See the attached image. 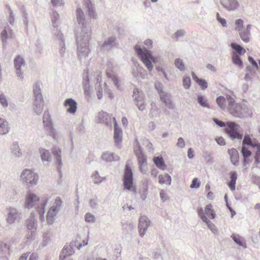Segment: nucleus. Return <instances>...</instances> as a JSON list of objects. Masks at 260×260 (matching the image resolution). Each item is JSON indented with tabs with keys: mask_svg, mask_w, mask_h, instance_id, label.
Instances as JSON below:
<instances>
[{
	"mask_svg": "<svg viewBox=\"0 0 260 260\" xmlns=\"http://www.w3.org/2000/svg\"><path fill=\"white\" fill-rule=\"evenodd\" d=\"M159 194H160V197L161 198V200L163 202H165L167 200L168 196L167 195V193L166 192V191L164 190H161L160 191Z\"/></svg>",
	"mask_w": 260,
	"mask_h": 260,
	"instance_id": "603ef678",
	"label": "nucleus"
},
{
	"mask_svg": "<svg viewBox=\"0 0 260 260\" xmlns=\"http://www.w3.org/2000/svg\"><path fill=\"white\" fill-rule=\"evenodd\" d=\"M184 145V142L182 138H179L178 140L177 146H183Z\"/></svg>",
	"mask_w": 260,
	"mask_h": 260,
	"instance_id": "338daca9",
	"label": "nucleus"
},
{
	"mask_svg": "<svg viewBox=\"0 0 260 260\" xmlns=\"http://www.w3.org/2000/svg\"><path fill=\"white\" fill-rule=\"evenodd\" d=\"M155 87L159 92V95L161 100L164 102L166 105L170 104V100L167 94L162 90V85L160 83H155Z\"/></svg>",
	"mask_w": 260,
	"mask_h": 260,
	"instance_id": "dca6fc26",
	"label": "nucleus"
},
{
	"mask_svg": "<svg viewBox=\"0 0 260 260\" xmlns=\"http://www.w3.org/2000/svg\"><path fill=\"white\" fill-rule=\"evenodd\" d=\"M8 37L7 31L4 30L1 34V38L3 41H6Z\"/></svg>",
	"mask_w": 260,
	"mask_h": 260,
	"instance_id": "e2e57ef3",
	"label": "nucleus"
},
{
	"mask_svg": "<svg viewBox=\"0 0 260 260\" xmlns=\"http://www.w3.org/2000/svg\"><path fill=\"white\" fill-rule=\"evenodd\" d=\"M38 178V175L28 169L23 170L20 175L21 180L30 186L37 184Z\"/></svg>",
	"mask_w": 260,
	"mask_h": 260,
	"instance_id": "39448f33",
	"label": "nucleus"
},
{
	"mask_svg": "<svg viewBox=\"0 0 260 260\" xmlns=\"http://www.w3.org/2000/svg\"><path fill=\"white\" fill-rule=\"evenodd\" d=\"M113 122H114V140L115 143H118L121 142L122 140V130L120 128H119L117 125V123L116 121L115 118H113Z\"/></svg>",
	"mask_w": 260,
	"mask_h": 260,
	"instance_id": "4468645a",
	"label": "nucleus"
},
{
	"mask_svg": "<svg viewBox=\"0 0 260 260\" xmlns=\"http://www.w3.org/2000/svg\"><path fill=\"white\" fill-rule=\"evenodd\" d=\"M200 182H199L198 178H194L192 181L191 184L190 185V188H198L200 187Z\"/></svg>",
	"mask_w": 260,
	"mask_h": 260,
	"instance_id": "a18cd8bd",
	"label": "nucleus"
},
{
	"mask_svg": "<svg viewBox=\"0 0 260 260\" xmlns=\"http://www.w3.org/2000/svg\"><path fill=\"white\" fill-rule=\"evenodd\" d=\"M26 224L27 229L28 231L36 230L37 222L33 213L30 214L29 218L27 219Z\"/></svg>",
	"mask_w": 260,
	"mask_h": 260,
	"instance_id": "2eb2a0df",
	"label": "nucleus"
},
{
	"mask_svg": "<svg viewBox=\"0 0 260 260\" xmlns=\"http://www.w3.org/2000/svg\"><path fill=\"white\" fill-rule=\"evenodd\" d=\"M91 178H92L93 181L95 184H100L103 180H104L106 178L102 177L100 176L98 171H95L91 175Z\"/></svg>",
	"mask_w": 260,
	"mask_h": 260,
	"instance_id": "c85d7f7f",
	"label": "nucleus"
},
{
	"mask_svg": "<svg viewBox=\"0 0 260 260\" xmlns=\"http://www.w3.org/2000/svg\"><path fill=\"white\" fill-rule=\"evenodd\" d=\"M236 183V182H234V181H230L228 182V185L232 191H234L235 190Z\"/></svg>",
	"mask_w": 260,
	"mask_h": 260,
	"instance_id": "bf43d9fd",
	"label": "nucleus"
},
{
	"mask_svg": "<svg viewBox=\"0 0 260 260\" xmlns=\"http://www.w3.org/2000/svg\"><path fill=\"white\" fill-rule=\"evenodd\" d=\"M34 235H35V233H34V231H32V230L29 231L28 234L26 235V239L28 240H30V241L34 239Z\"/></svg>",
	"mask_w": 260,
	"mask_h": 260,
	"instance_id": "5fc2aeb1",
	"label": "nucleus"
},
{
	"mask_svg": "<svg viewBox=\"0 0 260 260\" xmlns=\"http://www.w3.org/2000/svg\"><path fill=\"white\" fill-rule=\"evenodd\" d=\"M231 46L239 55L244 54L246 52L244 48L235 43H231Z\"/></svg>",
	"mask_w": 260,
	"mask_h": 260,
	"instance_id": "c756f323",
	"label": "nucleus"
},
{
	"mask_svg": "<svg viewBox=\"0 0 260 260\" xmlns=\"http://www.w3.org/2000/svg\"><path fill=\"white\" fill-rule=\"evenodd\" d=\"M240 126L233 122H226V127L224 128V132L232 139H237L241 140L243 136L239 132Z\"/></svg>",
	"mask_w": 260,
	"mask_h": 260,
	"instance_id": "20e7f679",
	"label": "nucleus"
},
{
	"mask_svg": "<svg viewBox=\"0 0 260 260\" xmlns=\"http://www.w3.org/2000/svg\"><path fill=\"white\" fill-rule=\"evenodd\" d=\"M58 212L52 206L49 209L47 212L46 219L48 224H52L53 223V217L56 216Z\"/></svg>",
	"mask_w": 260,
	"mask_h": 260,
	"instance_id": "aec40b11",
	"label": "nucleus"
},
{
	"mask_svg": "<svg viewBox=\"0 0 260 260\" xmlns=\"http://www.w3.org/2000/svg\"><path fill=\"white\" fill-rule=\"evenodd\" d=\"M148 188H145L142 187L140 191V194L141 195V199L144 201L147 198V193H148Z\"/></svg>",
	"mask_w": 260,
	"mask_h": 260,
	"instance_id": "a19ab883",
	"label": "nucleus"
},
{
	"mask_svg": "<svg viewBox=\"0 0 260 260\" xmlns=\"http://www.w3.org/2000/svg\"><path fill=\"white\" fill-rule=\"evenodd\" d=\"M171 181V177L168 174H165V176L160 175L158 176V182L160 184H168L170 185Z\"/></svg>",
	"mask_w": 260,
	"mask_h": 260,
	"instance_id": "cd10ccee",
	"label": "nucleus"
},
{
	"mask_svg": "<svg viewBox=\"0 0 260 260\" xmlns=\"http://www.w3.org/2000/svg\"><path fill=\"white\" fill-rule=\"evenodd\" d=\"M124 189L137 193V188L134 185V176L132 168L127 162L124 169L123 178Z\"/></svg>",
	"mask_w": 260,
	"mask_h": 260,
	"instance_id": "7ed1b4c3",
	"label": "nucleus"
},
{
	"mask_svg": "<svg viewBox=\"0 0 260 260\" xmlns=\"http://www.w3.org/2000/svg\"><path fill=\"white\" fill-rule=\"evenodd\" d=\"M150 224V221L147 217L142 216L140 217L138 229L141 237H142L145 235Z\"/></svg>",
	"mask_w": 260,
	"mask_h": 260,
	"instance_id": "1a4fd4ad",
	"label": "nucleus"
},
{
	"mask_svg": "<svg viewBox=\"0 0 260 260\" xmlns=\"http://www.w3.org/2000/svg\"><path fill=\"white\" fill-rule=\"evenodd\" d=\"M102 157L103 160L106 161H116L119 159V157L116 155H115L114 153H109L108 152L104 153Z\"/></svg>",
	"mask_w": 260,
	"mask_h": 260,
	"instance_id": "4be33fe9",
	"label": "nucleus"
},
{
	"mask_svg": "<svg viewBox=\"0 0 260 260\" xmlns=\"http://www.w3.org/2000/svg\"><path fill=\"white\" fill-rule=\"evenodd\" d=\"M248 60L249 61V62L252 64V65L253 67H254L256 69H258V65H257L256 62L253 59V58L252 57H251V56L248 57Z\"/></svg>",
	"mask_w": 260,
	"mask_h": 260,
	"instance_id": "052dcab7",
	"label": "nucleus"
},
{
	"mask_svg": "<svg viewBox=\"0 0 260 260\" xmlns=\"http://www.w3.org/2000/svg\"><path fill=\"white\" fill-rule=\"evenodd\" d=\"M251 136L246 135L244 136L243 140V145H247L251 146H253L252 144Z\"/></svg>",
	"mask_w": 260,
	"mask_h": 260,
	"instance_id": "4c0bfd02",
	"label": "nucleus"
},
{
	"mask_svg": "<svg viewBox=\"0 0 260 260\" xmlns=\"http://www.w3.org/2000/svg\"><path fill=\"white\" fill-rule=\"evenodd\" d=\"M63 202L59 197H57L54 201L53 206H52L56 209V211L58 212L61 210L62 207Z\"/></svg>",
	"mask_w": 260,
	"mask_h": 260,
	"instance_id": "2f4dec72",
	"label": "nucleus"
},
{
	"mask_svg": "<svg viewBox=\"0 0 260 260\" xmlns=\"http://www.w3.org/2000/svg\"><path fill=\"white\" fill-rule=\"evenodd\" d=\"M75 246L76 241H72L69 245H65L60 254L59 260H73L70 258V256L74 253L73 247Z\"/></svg>",
	"mask_w": 260,
	"mask_h": 260,
	"instance_id": "6e6552de",
	"label": "nucleus"
},
{
	"mask_svg": "<svg viewBox=\"0 0 260 260\" xmlns=\"http://www.w3.org/2000/svg\"><path fill=\"white\" fill-rule=\"evenodd\" d=\"M217 17L218 20L220 22L222 25L225 26L226 24V20L223 18H220L218 14H217Z\"/></svg>",
	"mask_w": 260,
	"mask_h": 260,
	"instance_id": "0e129e2a",
	"label": "nucleus"
},
{
	"mask_svg": "<svg viewBox=\"0 0 260 260\" xmlns=\"http://www.w3.org/2000/svg\"><path fill=\"white\" fill-rule=\"evenodd\" d=\"M153 161L158 168L162 170H165L166 166L165 161L161 156L155 157L153 159Z\"/></svg>",
	"mask_w": 260,
	"mask_h": 260,
	"instance_id": "393cba45",
	"label": "nucleus"
},
{
	"mask_svg": "<svg viewBox=\"0 0 260 260\" xmlns=\"http://www.w3.org/2000/svg\"><path fill=\"white\" fill-rule=\"evenodd\" d=\"M176 67L181 71H183L185 69L183 61L180 59H177L175 62Z\"/></svg>",
	"mask_w": 260,
	"mask_h": 260,
	"instance_id": "58836bf2",
	"label": "nucleus"
},
{
	"mask_svg": "<svg viewBox=\"0 0 260 260\" xmlns=\"http://www.w3.org/2000/svg\"><path fill=\"white\" fill-rule=\"evenodd\" d=\"M89 206L92 209H96L98 206V202L96 197L94 199H91L89 201Z\"/></svg>",
	"mask_w": 260,
	"mask_h": 260,
	"instance_id": "37998d69",
	"label": "nucleus"
},
{
	"mask_svg": "<svg viewBox=\"0 0 260 260\" xmlns=\"http://www.w3.org/2000/svg\"><path fill=\"white\" fill-rule=\"evenodd\" d=\"M29 255V253H25L19 257L18 260H26Z\"/></svg>",
	"mask_w": 260,
	"mask_h": 260,
	"instance_id": "69168bd1",
	"label": "nucleus"
},
{
	"mask_svg": "<svg viewBox=\"0 0 260 260\" xmlns=\"http://www.w3.org/2000/svg\"><path fill=\"white\" fill-rule=\"evenodd\" d=\"M252 181L254 184L258 185L259 187H260V177L253 175L252 177Z\"/></svg>",
	"mask_w": 260,
	"mask_h": 260,
	"instance_id": "3c124183",
	"label": "nucleus"
},
{
	"mask_svg": "<svg viewBox=\"0 0 260 260\" xmlns=\"http://www.w3.org/2000/svg\"><path fill=\"white\" fill-rule=\"evenodd\" d=\"M136 104L140 110H143L144 109L145 106L143 101L138 100L136 101Z\"/></svg>",
	"mask_w": 260,
	"mask_h": 260,
	"instance_id": "680f3d73",
	"label": "nucleus"
},
{
	"mask_svg": "<svg viewBox=\"0 0 260 260\" xmlns=\"http://www.w3.org/2000/svg\"><path fill=\"white\" fill-rule=\"evenodd\" d=\"M0 103L4 107H7L8 105L6 97L3 94L0 95Z\"/></svg>",
	"mask_w": 260,
	"mask_h": 260,
	"instance_id": "de8ad7c7",
	"label": "nucleus"
},
{
	"mask_svg": "<svg viewBox=\"0 0 260 260\" xmlns=\"http://www.w3.org/2000/svg\"><path fill=\"white\" fill-rule=\"evenodd\" d=\"M230 181L236 182L237 179V173L235 172H231L230 173Z\"/></svg>",
	"mask_w": 260,
	"mask_h": 260,
	"instance_id": "864d4df0",
	"label": "nucleus"
},
{
	"mask_svg": "<svg viewBox=\"0 0 260 260\" xmlns=\"http://www.w3.org/2000/svg\"><path fill=\"white\" fill-rule=\"evenodd\" d=\"M76 15L79 23H80L83 17V12L81 9H78L77 10Z\"/></svg>",
	"mask_w": 260,
	"mask_h": 260,
	"instance_id": "8fccbe9b",
	"label": "nucleus"
},
{
	"mask_svg": "<svg viewBox=\"0 0 260 260\" xmlns=\"http://www.w3.org/2000/svg\"><path fill=\"white\" fill-rule=\"evenodd\" d=\"M214 121L216 124H217L220 127H226V123H224V122L219 120L217 119H214Z\"/></svg>",
	"mask_w": 260,
	"mask_h": 260,
	"instance_id": "4d7b16f0",
	"label": "nucleus"
},
{
	"mask_svg": "<svg viewBox=\"0 0 260 260\" xmlns=\"http://www.w3.org/2000/svg\"><path fill=\"white\" fill-rule=\"evenodd\" d=\"M34 93L36 101L40 103V104H42L43 105V99L40 92V89L37 85H36L35 87L34 88Z\"/></svg>",
	"mask_w": 260,
	"mask_h": 260,
	"instance_id": "bb28decb",
	"label": "nucleus"
},
{
	"mask_svg": "<svg viewBox=\"0 0 260 260\" xmlns=\"http://www.w3.org/2000/svg\"><path fill=\"white\" fill-rule=\"evenodd\" d=\"M21 213L16 209L10 208L9 210V213L7 218V221L10 224L13 223L16 220L20 218Z\"/></svg>",
	"mask_w": 260,
	"mask_h": 260,
	"instance_id": "9b49d317",
	"label": "nucleus"
},
{
	"mask_svg": "<svg viewBox=\"0 0 260 260\" xmlns=\"http://www.w3.org/2000/svg\"><path fill=\"white\" fill-rule=\"evenodd\" d=\"M212 207V205L210 204L206 205L205 209L204 214H205L210 219H213L215 218L216 215Z\"/></svg>",
	"mask_w": 260,
	"mask_h": 260,
	"instance_id": "a878e982",
	"label": "nucleus"
},
{
	"mask_svg": "<svg viewBox=\"0 0 260 260\" xmlns=\"http://www.w3.org/2000/svg\"><path fill=\"white\" fill-rule=\"evenodd\" d=\"M198 103L203 107H208V104L206 101L204 99L203 96H199L198 98Z\"/></svg>",
	"mask_w": 260,
	"mask_h": 260,
	"instance_id": "c03bdc74",
	"label": "nucleus"
},
{
	"mask_svg": "<svg viewBox=\"0 0 260 260\" xmlns=\"http://www.w3.org/2000/svg\"><path fill=\"white\" fill-rule=\"evenodd\" d=\"M134 152L138 159L140 172L143 174H146L147 170L145 167L147 164V157L143 152L142 147H136L134 149Z\"/></svg>",
	"mask_w": 260,
	"mask_h": 260,
	"instance_id": "0eeeda50",
	"label": "nucleus"
},
{
	"mask_svg": "<svg viewBox=\"0 0 260 260\" xmlns=\"http://www.w3.org/2000/svg\"><path fill=\"white\" fill-rule=\"evenodd\" d=\"M229 154L230 155L232 163L235 165H238L239 163V154L236 149L233 148L229 150Z\"/></svg>",
	"mask_w": 260,
	"mask_h": 260,
	"instance_id": "a211bd4d",
	"label": "nucleus"
},
{
	"mask_svg": "<svg viewBox=\"0 0 260 260\" xmlns=\"http://www.w3.org/2000/svg\"><path fill=\"white\" fill-rule=\"evenodd\" d=\"M235 29L240 30L243 26V21L241 19H238L235 21Z\"/></svg>",
	"mask_w": 260,
	"mask_h": 260,
	"instance_id": "79ce46f5",
	"label": "nucleus"
},
{
	"mask_svg": "<svg viewBox=\"0 0 260 260\" xmlns=\"http://www.w3.org/2000/svg\"><path fill=\"white\" fill-rule=\"evenodd\" d=\"M231 237L232 238L233 241L239 246H241L244 248H246L247 247L245 240L240 235L233 234Z\"/></svg>",
	"mask_w": 260,
	"mask_h": 260,
	"instance_id": "6ab92c4d",
	"label": "nucleus"
},
{
	"mask_svg": "<svg viewBox=\"0 0 260 260\" xmlns=\"http://www.w3.org/2000/svg\"><path fill=\"white\" fill-rule=\"evenodd\" d=\"M85 220L87 222L93 223L95 220V217L91 213H87L85 215Z\"/></svg>",
	"mask_w": 260,
	"mask_h": 260,
	"instance_id": "e433bc0d",
	"label": "nucleus"
},
{
	"mask_svg": "<svg viewBox=\"0 0 260 260\" xmlns=\"http://www.w3.org/2000/svg\"><path fill=\"white\" fill-rule=\"evenodd\" d=\"M135 50L142 61L144 63L147 69L151 71L153 69L152 62L156 63L157 58L153 56L149 51L147 49L142 50L140 48L135 47Z\"/></svg>",
	"mask_w": 260,
	"mask_h": 260,
	"instance_id": "f03ea898",
	"label": "nucleus"
},
{
	"mask_svg": "<svg viewBox=\"0 0 260 260\" xmlns=\"http://www.w3.org/2000/svg\"><path fill=\"white\" fill-rule=\"evenodd\" d=\"M88 244V238L86 239L83 240L82 241V243H79L78 245L77 246V247L78 249H80L82 247L87 245Z\"/></svg>",
	"mask_w": 260,
	"mask_h": 260,
	"instance_id": "13d9d810",
	"label": "nucleus"
},
{
	"mask_svg": "<svg viewBox=\"0 0 260 260\" xmlns=\"http://www.w3.org/2000/svg\"><path fill=\"white\" fill-rule=\"evenodd\" d=\"M250 33L246 32L245 30H244L242 32H241L239 35L241 38V39L245 42H248L249 41V35Z\"/></svg>",
	"mask_w": 260,
	"mask_h": 260,
	"instance_id": "c9c22d12",
	"label": "nucleus"
},
{
	"mask_svg": "<svg viewBox=\"0 0 260 260\" xmlns=\"http://www.w3.org/2000/svg\"><path fill=\"white\" fill-rule=\"evenodd\" d=\"M47 202L48 199L47 198H43L40 200L35 194L30 193L26 197L25 208H31L35 205H38H38L36 207L37 211L39 214L40 220L42 221L44 219L45 207Z\"/></svg>",
	"mask_w": 260,
	"mask_h": 260,
	"instance_id": "f257e3e1",
	"label": "nucleus"
},
{
	"mask_svg": "<svg viewBox=\"0 0 260 260\" xmlns=\"http://www.w3.org/2000/svg\"><path fill=\"white\" fill-rule=\"evenodd\" d=\"M198 213L203 221L207 224L208 228L214 234H215L217 231L215 225L210 220H209L207 217L204 214V212L202 208L200 207L198 209Z\"/></svg>",
	"mask_w": 260,
	"mask_h": 260,
	"instance_id": "9d476101",
	"label": "nucleus"
},
{
	"mask_svg": "<svg viewBox=\"0 0 260 260\" xmlns=\"http://www.w3.org/2000/svg\"><path fill=\"white\" fill-rule=\"evenodd\" d=\"M37 254L33 253L30 255L28 260H37Z\"/></svg>",
	"mask_w": 260,
	"mask_h": 260,
	"instance_id": "774afa93",
	"label": "nucleus"
},
{
	"mask_svg": "<svg viewBox=\"0 0 260 260\" xmlns=\"http://www.w3.org/2000/svg\"><path fill=\"white\" fill-rule=\"evenodd\" d=\"M14 64L16 69L17 74L20 77L22 75L20 68L24 64L23 59L20 55L17 56L14 60Z\"/></svg>",
	"mask_w": 260,
	"mask_h": 260,
	"instance_id": "f3484780",
	"label": "nucleus"
},
{
	"mask_svg": "<svg viewBox=\"0 0 260 260\" xmlns=\"http://www.w3.org/2000/svg\"><path fill=\"white\" fill-rule=\"evenodd\" d=\"M216 141L217 142L218 144H219L221 146H223L225 144V142L224 139H223V138H222L221 137L217 138L216 139Z\"/></svg>",
	"mask_w": 260,
	"mask_h": 260,
	"instance_id": "6e6d98bb",
	"label": "nucleus"
},
{
	"mask_svg": "<svg viewBox=\"0 0 260 260\" xmlns=\"http://www.w3.org/2000/svg\"><path fill=\"white\" fill-rule=\"evenodd\" d=\"M216 103L221 109H224L226 107V99L222 96H218L216 99Z\"/></svg>",
	"mask_w": 260,
	"mask_h": 260,
	"instance_id": "7c9ffc66",
	"label": "nucleus"
},
{
	"mask_svg": "<svg viewBox=\"0 0 260 260\" xmlns=\"http://www.w3.org/2000/svg\"><path fill=\"white\" fill-rule=\"evenodd\" d=\"M56 148L57 147H54V149L52 150V153H53L56 160L57 171L60 173H61V169L62 165L61 157V150L59 148L57 149H56Z\"/></svg>",
	"mask_w": 260,
	"mask_h": 260,
	"instance_id": "ddd939ff",
	"label": "nucleus"
},
{
	"mask_svg": "<svg viewBox=\"0 0 260 260\" xmlns=\"http://www.w3.org/2000/svg\"><path fill=\"white\" fill-rule=\"evenodd\" d=\"M241 153L244 158H249L251 155V152L250 150H248L247 147H241Z\"/></svg>",
	"mask_w": 260,
	"mask_h": 260,
	"instance_id": "ea45409f",
	"label": "nucleus"
},
{
	"mask_svg": "<svg viewBox=\"0 0 260 260\" xmlns=\"http://www.w3.org/2000/svg\"><path fill=\"white\" fill-rule=\"evenodd\" d=\"M232 60L234 64L240 67L242 66L243 62L240 57L235 53L233 54Z\"/></svg>",
	"mask_w": 260,
	"mask_h": 260,
	"instance_id": "72a5a7b5",
	"label": "nucleus"
},
{
	"mask_svg": "<svg viewBox=\"0 0 260 260\" xmlns=\"http://www.w3.org/2000/svg\"><path fill=\"white\" fill-rule=\"evenodd\" d=\"M134 228V226L132 223L128 222L127 221L122 222V229L126 232L132 231Z\"/></svg>",
	"mask_w": 260,
	"mask_h": 260,
	"instance_id": "473e14b6",
	"label": "nucleus"
},
{
	"mask_svg": "<svg viewBox=\"0 0 260 260\" xmlns=\"http://www.w3.org/2000/svg\"><path fill=\"white\" fill-rule=\"evenodd\" d=\"M191 75L193 80L201 87L202 89H205L207 87L208 84L206 80L199 79L193 72L192 73Z\"/></svg>",
	"mask_w": 260,
	"mask_h": 260,
	"instance_id": "412c9836",
	"label": "nucleus"
},
{
	"mask_svg": "<svg viewBox=\"0 0 260 260\" xmlns=\"http://www.w3.org/2000/svg\"><path fill=\"white\" fill-rule=\"evenodd\" d=\"M1 246L2 250L4 251L5 254H9L10 246L8 244L6 243H3L1 244Z\"/></svg>",
	"mask_w": 260,
	"mask_h": 260,
	"instance_id": "49530a36",
	"label": "nucleus"
},
{
	"mask_svg": "<svg viewBox=\"0 0 260 260\" xmlns=\"http://www.w3.org/2000/svg\"><path fill=\"white\" fill-rule=\"evenodd\" d=\"M64 106L67 111L71 114H74L77 110V103L72 99H67L64 103Z\"/></svg>",
	"mask_w": 260,
	"mask_h": 260,
	"instance_id": "f8f14e48",
	"label": "nucleus"
},
{
	"mask_svg": "<svg viewBox=\"0 0 260 260\" xmlns=\"http://www.w3.org/2000/svg\"><path fill=\"white\" fill-rule=\"evenodd\" d=\"M40 152L42 161H50L51 160V153L48 150L41 148L40 149Z\"/></svg>",
	"mask_w": 260,
	"mask_h": 260,
	"instance_id": "b1692460",
	"label": "nucleus"
},
{
	"mask_svg": "<svg viewBox=\"0 0 260 260\" xmlns=\"http://www.w3.org/2000/svg\"><path fill=\"white\" fill-rule=\"evenodd\" d=\"M191 81L189 77H186L183 79V84L185 88H188L190 86Z\"/></svg>",
	"mask_w": 260,
	"mask_h": 260,
	"instance_id": "09e8293b",
	"label": "nucleus"
},
{
	"mask_svg": "<svg viewBox=\"0 0 260 260\" xmlns=\"http://www.w3.org/2000/svg\"><path fill=\"white\" fill-rule=\"evenodd\" d=\"M228 102V109L229 112L235 117H241L242 116V108L239 104L235 103V100L231 96H226Z\"/></svg>",
	"mask_w": 260,
	"mask_h": 260,
	"instance_id": "423d86ee",
	"label": "nucleus"
},
{
	"mask_svg": "<svg viewBox=\"0 0 260 260\" xmlns=\"http://www.w3.org/2000/svg\"><path fill=\"white\" fill-rule=\"evenodd\" d=\"M12 154L15 157H20L22 155V152L20 147H12L11 148Z\"/></svg>",
	"mask_w": 260,
	"mask_h": 260,
	"instance_id": "f704fd0d",
	"label": "nucleus"
},
{
	"mask_svg": "<svg viewBox=\"0 0 260 260\" xmlns=\"http://www.w3.org/2000/svg\"><path fill=\"white\" fill-rule=\"evenodd\" d=\"M9 128L6 120L0 118V134L4 135L8 133Z\"/></svg>",
	"mask_w": 260,
	"mask_h": 260,
	"instance_id": "5701e85b",
	"label": "nucleus"
}]
</instances>
